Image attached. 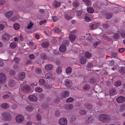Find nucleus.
Instances as JSON below:
<instances>
[{
	"instance_id": "b1692460",
	"label": "nucleus",
	"mask_w": 125,
	"mask_h": 125,
	"mask_svg": "<svg viewBox=\"0 0 125 125\" xmlns=\"http://www.w3.org/2000/svg\"><path fill=\"white\" fill-rule=\"evenodd\" d=\"M1 106L2 108L5 109L8 108L9 105L8 103H4L1 104Z\"/></svg>"
},
{
	"instance_id": "bf43d9fd",
	"label": "nucleus",
	"mask_w": 125,
	"mask_h": 125,
	"mask_svg": "<svg viewBox=\"0 0 125 125\" xmlns=\"http://www.w3.org/2000/svg\"><path fill=\"white\" fill-rule=\"evenodd\" d=\"M32 122L31 121H28L27 122L25 125H32Z\"/></svg>"
},
{
	"instance_id": "5701e85b",
	"label": "nucleus",
	"mask_w": 125,
	"mask_h": 125,
	"mask_svg": "<svg viewBox=\"0 0 125 125\" xmlns=\"http://www.w3.org/2000/svg\"><path fill=\"white\" fill-rule=\"evenodd\" d=\"M53 66L51 64H48L46 65L45 66V69L47 70H50L53 68Z\"/></svg>"
},
{
	"instance_id": "ddd939ff",
	"label": "nucleus",
	"mask_w": 125,
	"mask_h": 125,
	"mask_svg": "<svg viewBox=\"0 0 125 125\" xmlns=\"http://www.w3.org/2000/svg\"><path fill=\"white\" fill-rule=\"evenodd\" d=\"M116 101L118 103H123L125 101V98L123 96H120L116 99Z\"/></svg>"
},
{
	"instance_id": "69168bd1",
	"label": "nucleus",
	"mask_w": 125,
	"mask_h": 125,
	"mask_svg": "<svg viewBox=\"0 0 125 125\" xmlns=\"http://www.w3.org/2000/svg\"><path fill=\"white\" fill-rule=\"evenodd\" d=\"M4 28V26L2 24H0V30H2Z\"/></svg>"
},
{
	"instance_id": "7c9ffc66",
	"label": "nucleus",
	"mask_w": 125,
	"mask_h": 125,
	"mask_svg": "<svg viewBox=\"0 0 125 125\" xmlns=\"http://www.w3.org/2000/svg\"><path fill=\"white\" fill-rule=\"evenodd\" d=\"M80 61L81 63L84 64L86 62V59L84 57H82L80 59Z\"/></svg>"
},
{
	"instance_id": "0e129e2a",
	"label": "nucleus",
	"mask_w": 125,
	"mask_h": 125,
	"mask_svg": "<svg viewBox=\"0 0 125 125\" xmlns=\"http://www.w3.org/2000/svg\"><path fill=\"white\" fill-rule=\"evenodd\" d=\"M12 108L14 109H16L17 108L18 106L16 104H14L12 105Z\"/></svg>"
},
{
	"instance_id": "c9c22d12",
	"label": "nucleus",
	"mask_w": 125,
	"mask_h": 125,
	"mask_svg": "<svg viewBox=\"0 0 125 125\" xmlns=\"http://www.w3.org/2000/svg\"><path fill=\"white\" fill-rule=\"evenodd\" d=\"M79 114L81 115H85L86 113V112L84 110L81 109L79 111Z\"/></svg>"
},
{
	"instance_id": "4d7b16f0",
	"label": "nucleus",
	"mask_w": 125,
	"mask_h": 125,
	"mask_svg": "<svg viewBox=\"0 0 125 125\" xmlns=\"http://www.w3.org/2000/svg\"><path fill=\"white\" fill-rule=\"evenodd\" d=\"M13 68L15 70L18 69L19 68V65L17 64H14L13 66Z\"/></svg>"
},
{
	"instance_id": "09e8293b",
	"label": "nucleus",
	"mask_w": 125,
	"mask_h": 125,
	"mask_svg": "<svg viewBox=\"0 0 125 125\" xmlns=\"http://www.w3.org/2000/svg\"><path fill=\"white\" fill-rule=\"evenodd\" d=\"M74 100L73 99L72 97H70L66 100L67 103H69L73 102Z\"/></svg>"
},
{
	"instance_id": "473e14b6",
	"label": "nucleus",
	"mask_w": 125,
	"mask_h": 125,
	"mask_svg": "<svg viewBox=\"0 0 125 125\" xmlns=\"http://www.w3.org/2000/svg\"><path fill=\"white\" fill-rule=\"evenodd\" d=\"M87 11L89 13H92L94 12V10L91 7L87 8Z\"/></svg>"
},
{
	"instance_id": "79ce46f5",
	"label": "nucleus",
	"mask_w": 125,
	"mask_h": 125,
	"mask_svg": "<svg viewBox=\"0 0 125 125\" xmlns=\"http://www.w3.org/2000/svg\"><path fill=\"white\" fill-rule=\"evenodd\" d=\"M121 81H118L115 82V85L116 86H120L121 85Z\"/></svg>"
},
{
	"instance_id": "4468645a",
	"label": "nucleus",
	"mask_w": 125,
	"mask_h": 125,
	"mask_svg": "<svg viewBox=\"0 0 125 125\" xmlns=\"http://www.w3.org/2000/svg\"><path fill=\"white\" fill-rule=\"evenodd\" d=\"M100 24L99 23H95L91 24L90 26V28L92 30L95 29H96L98 26H99Z\"/></svg>"
},
{
	"instance_id": "e2e57ef3",
	"label": "nucleus",
	"mask_w": 125,
	"mask_h": 125,
	"mask_svg": "<svg viewBox=\"0 0 125 125\" xmlns=\"http://www.w3.org/2000/svg\"><path fill=\"white\" fill-rule=\"evenodd\" d=\"M48 105L47 104H44L43 105V107L45 109L47 108L48 107Z\"/></svg>"
},
{
	"instance_id": "4c0bfd02",
	"label": "nucleus",
	"mask_w": 125,
	"mask_h": 125,
	"mask_svg": "<svg viewBox=\"0 0 125 125\" xmlns=\"http://www.w3.org/2000/svg\"><path fill=\"white\" fill-rule=\"evenodd\" d=\"M72 71V69L70 67H68L66 70V72L67 73H71Z\"/></svg>"
},
{
	"instance_id": "e433bc0d",
	"label": "nucleus",
	"mask_w": 125,
	"mask_h": 125,
	"mask_svg": "<svg viewBox=\"0 0 125 125\" xmlns=\"http://www.w3.org/2000/svg\"><path fill=\"white\" fill-rule=\"evenodd\" d=\"M10 46L12 49L14 48L16 46V44L15 42L11 43Z\"/></svg>"
},
{
	"instance_id": "052dcab7",
	"label": "nucleus",
	"mask_w": 125,
	"mask_h": 125,
	"mask_svg": "<svg viewBox=\"0 0 125 125\" xmlns=\"http://www.w3.org/2000/svg\"><path fill=\"white\" fill-rule=\"evenodd\" d=\"M79 5V4L77 2H74L73 3V6L74 7H77Z\"/></svg>"
},
{
	"instance_id": "a18cd8bd",
	"label": "nucleus",
	"mask_w": 125,
	"mask_h": 125,
	"mask_svg": "<svg viewBox=\"0 0 125 125\" xmlns=\"http://www.w3.org/2000/svg\"><path fill=\"white\" fill-rule=\"evenodd\" d=\"M33 25V23H32L31 22V21L30 24H28L27 28L28 29H29L32 28Z\"/></svg>"
},
{
	"instance_id": "bb28decb",
	"label": "nucleus",
	"mask_w": 125,
	"mask_h": 125,
	"mask_svg": "<svg viewBox=\"0 0 125 125\" xmlns=\"http://www.w3.org/2000/svg\"><path fill=\"white\" fill-rule=\"evenodd\" d=\"M76 38L75 36L74 35L70 34L69 36V39L70 41L72 42L74 41Z\"/></svg>"
},
{
	"instance_id": "39448f33",
	"label": "nucleus",
	"mask_w": 125,
	"mask_h": 125,
	"mask_svg": "<svg viewBox=\"0 0 125 125\" xmlns=\"http://www.w3.org/2000/svg\"><path fill=\"white\" fill-rule=\"evenodd\" d=\"M29 99L31 101L36 102L38 100L37 96L34 94H32L28 96Z\"/></svg>"
},
{
	"instance_id": "393cba45",
	"label": "nucleus",
	"mask_w": 125,
	"mask_h": 125,
	"mask_svg": "<svg viewBox=\"0 0 125 125\" xmlns=\"http://www.w3.org/2000/svg\"><path fill=\"white\" fill-rule=\"evenodd\" d=\"M45 78L47 79H51L52 78V74L51 73H47L45 75Z\"/></svg>"
},
{
	"instance_id": "c756f323",
	"label": "nucleus",
	"mask_w": 125,
	"mask_h": 125,
	"mask_svg": "<svg viewBox=\"0 0 125 125\" xmlns=\"http://www.w3.org/2000/svg\"><path fill=\"white\" fill-rule=\"evenodd\" d=\"M13 26L14 29L16 30H18L20 28V25L17 23H16L14 24Z\"/></svg>"
},
{
	"instance_id": "f3484780",
	"label": "nucleus",
	"mask_w": 125,
	"mask_h": 125,
	"mask_svg": "<svg viewBox=\"0 0 125 125\" xmlns=\"http://www.w3.org/2000/svg\"><path fill=\"white\" fill-rule=\"evenodd\" d=\"M65 84L67 87H70L72 85V83L71 81L67 80L65 81Z\"/></svg>"
},
{
	"instance_id": "338daca9",
	"label": "nucleus",
	"mask_w": 125,
	"mask_h": 125,
	"mask_svg": "<svg viewBox=\"0 0 125 125\" xmlns=\"http://www.w3.org/2000/svg\"><path fill=\"white\" fill-rule=\"evenodd\" d=\"M124 50L125 49L124 48H122L119 49L118 51L119 52L122 53L124 52Z\"/></svg>"
},
{
	"instance_id": "6e6d98bb",
	"label": "nucleus",
	"mask_w": 125,
	"mask_h": 125,
	"mask_svg": "<svg viewBox=\"0 0 125 125\" xmlns=\"http://www.w3.org/2000/svg\"><path fill=\"white\" fill-rule=\"evenodd\" d=\"M65 18L67 20H70L72 19V18L67 15H65Z\"/></svg>"
},
{
	"instance_id": "a211bd4d",
	"label": "nucleus",
	"mask_w": 125,
	"mask_h": 125,
	"mask_svg": "<svg viewBox=\"0 0 125 125\" xmlns=\"http://www.w3.org/2000/svg\"><path fill=\"white\" fill-rule=\"evenodd\" d=\"M85 37H86V38L88 41H91L92 38L90 34L88 33V34H86L85 36L84 35L83 36V38H82V39H84Z\"/></svg>"
},
{
	"instance_id": "72a5a7b5",
	"label": "nucleus",
	"mask_w": 125,
	"mask_h": 125,
	"mask_svg": "<svg viewBox=\"0 0 125 125\" xmlns=\"http://www.w3.org/2000/svg\"><path fill=\"white\" fill-rule=\"evenodd\" d=\"M85 57L88 58H89L92 56V55L91 53L87 52L85 53Z\"/></svg>"
},
{
	"instance_id": "864d4df0",
	"label": "nucleus",
	"mask_w": 125,
	"mask_h": 125,
	"mask_svg": "<svg viewBox=\"0 0 125 125\" xmlns=\"http://www.w3.org/2000/svg\"><path fill=\"white\" fill-rule=\"evenodd\" d=\"M90 88L89 86L87 84L85 85L83 87V89L84 90H88Z\"/></svg>"
},
{
	"instance_id": "9b49d317",
	"label": "nucleus",
	"mask_w": 125,
	"mask_h": 125,
	"mask_svg": "<svg viewBox=\"0 0 125 125\" xmlns=\"http://www.w3.org/2000/svg\"><path fill=\"white\" fill-rule=\"evenodd\" d=\"M16 82L13 79L10 80L8 83V86L10 87H12L15 85Z\"/></svg>"
},
{
	"instance_id": "f704fd0d",
	"label": "nucleus",
	"mask_w": 125,
	"mask_h": 125,
	"mask_svg": "<svg viewBox=\"0 0 125 125\" xmlns=\"http://www.w3.org/2000/svg\"><path fill=\"white\" fill-rule=\"evenodd\" d=\"M11 94V93L10 92H8V94L5 95L3 96V99H7L9 98Z\"/></svg>"
},
{
	"instance_id": "13d9d810",
	"label": "nucleus",
	"mask_w": 125,
	"mask_h": 125,
	"mask_svg": "<svg viewBox=\"0 0 125 125\" xmlns=\"http://www.w3.org/2000/svg\"><path fill=\"white\" fill-rule=\"evenodd\" d=\"M39 97L41 99H43L45 97V96L44 94H41L39 95Z\"/></svg>"
},
{
	"instance_id": "cd10ccee",
	"label": "nucleus",
	"mask_w": 125,
	"mask_h": 125,
	"mask_svg": "<svg viewBox=\"0 0 125 125\" xmlns=\"http://www.w3.org/2000/svg\"><path fill=\"white\" fill-rule=\"evenodd\" d=\"M125 110V103L121 105L119 109L120 112H123Z\"/></svg>"
},
{
	"instance_id": "f03ea898",
	"label": "nucleus",
	"mask_w": 125,
	"mask_h": 125,
	"mask_svg": "<svg viewBox=\"0 0 125 125\" xmlns=\"http://www.w3.org/2000/svg\"><path fill=\"white\" fill-rule=\"evenodd\" d=\"M99 119L101 122L105 123L109 121L110 120V118L106 115L102 114L99 116Z\"/></svg>"
},
{
	"instance_id": "f8f14e48",
	"label": "nucleus",
	"mask_w": 125,
	"mask_h": 125,
	"mask_svg": "<svg viewBox=\"0 0 125 125\" xmlns=\"http://www.w3.org/2000/svg\"><path fill=\"white\" fill-rule=\"evenodd\" d=\"M2 39L4 41H8L10 39V36L7 33H5L2 35Z\"/></svg>"
},
{
	"instance_id": "680f3d73",
	"label": "nucleus",
	"mask_w": 125,
	"mask_h": 125,
	"mask_svg": "<svg viewBox=\"0 0 125 125\" xmlns=\"http://www.w3.org/2000/svg\"><path fill=\"white\" fill-rule=\"evenodd\" d=\"M113 37L115 39H118L119 37V35L117 34H115L114 35Z\"/></svg>"
},
{
	"instance_id": "a19ab883",
	"label": "nucleus",
	"mask_w": 125,
	"mask_h": 125,
	"mask_svg": "<svg viewBox=\"0 0 125 125\" xmlns=\"http://www.w3.org/2000/svg\"><path fill=\"white\" fill-rule=\"evenodd\" d=\"M9 73L10 75L14 76L15 75V72L14 71L11 70L10 71Z\"/></svg>"
},
{
	"instance_id": "2eb2a0df",
	"label": "nucleus",
	"mask_w": 125,
	"mask_h": 125,
	"mask_svg": "<svg viewBox=\"0 0 125 125\" xmlns=\"http://www.w3.org/2000/svg\"><path fill=\"white\" fill-rule=\"evenodd\" d=\"M52 29L49 27H47L44 32L47 35H50L52 33Z\"/></svg>"
},
{
	"instance_id": "58836bf2",
	"label": "nucleus",
	"mask_w": 125,
	"mask_h": 125,
	"mask_svg": "<svg viewBox=\"0 0 125 125\" xmlns=\"http://www.w3.org/2000/svg\"><path fill=\"white\" fill-rule=\"evenodd\" d=\"M36 73L38 74H40L41 73L42 71L40 68H37L35 70Z\"/></svg>"
},
{
	"instance_id": "9d476101",
	"label": "nucleus",
	"mask_w": 125,
	"mask_h": 125,
	"mask_svg": "<svg viewBox=\"0 0 125 125\" xmlns=\"http://www.w3.org/2000/svg\"><path fill=\"white\" fill-rule=\"evenodd\" d=\"M85 121L87 123H90V124L91 125L94 122V120L92 116L86 118Z\"/></svg>"
},
{
	"instance_id": "8fccbe9b",
	"label": "nucleus",
	"mask_w": 125,
	"mask_h": 125,
	"mask_svg": "<svg viewBox=\"0 0 125 125\" xmlns=\"http://www.w3.org/2000/svg\"><path fill=\"white\" fill-rule=\"evenodd\" d=\"M17 18L15 16L11 18L10 19V20L14 22L17 20Z\"/></svg>"
},
{
	"instance_id": "20e7f679",
	"label": "nucleus",
	"mask_w": 125,
	"mask_h": 125,
	"mask_svg": "<svg viewBox=\"0 0 125 125\" xmlns=\"http://www.w3.org/2000/svg\"><path fill=\"white\" fill-rule=\"evenodd\" d=\"M21 90L24 92H28L31 91V88L29 86L25 85L21 87Z\"/></svg>"
},
{
	"instance_id": "dca6fc26",
	"label": "nucleus",
	"mask_w": 125,
	"mask_h": 125,
	"mask_svg": "<svg viewBox=\"0 0 125 125\" xmlns=\"http://www.w3.org/2000/svg\"><path fill=\"white\" fill-rule=\"evenodd\" d=\"M49 45V43L48 42L45 41L42 42L41 45L42 47L44 48L48 47Z\"/></svg>"
},
{
	"instance_id": "3c124183",
	"label": "nucleus",
	"mask_w": 125,
	"mask_h": 125,
	"mask_svg": "<svg viewBox=\"0 0 125 125\" xmlns=\"http://www.w3.org/2000/svg\"><path fill=\"white\" fill-rule=\"evenodd\" d=\"M41 57L42 58H43L44 59H46V56L45 54L44 53H42L41 54Z\"/></svg>"
},
{
	"instance_id": "0eeeda50",
	"label": "nucleus",
	"mask_w": 125,
	"mask_h": 125,
	"mask_svg": "<svg viewBox=\"0 0 125 125\" xmlns=\"http://www.w3.org/2000/svg\"><path fill=\"white\" fill-rule=\"evenodd\" d=\"M25 74L24 72H20L18 75V80L22 81L25 78Z\"/></svg>"
},
{
	"instance_id": "f257e3e1",
	"label": "nucleus",
	"mask_w": 125,
	"mask_h": 125,
	"mask_svg": "<svg viewBox=\"0 0 125 125\" xmlns=\"http://www.w3.org/2000/svg\"><path fill=\"white\" fill-rule=\"evenodd\" d=\"M1 119L4 121H10L12 119V117L8 112H4L1 114Z\"/></svg>"
},
{
	"instance_id": "7ed1b4c3",
	"label": "nucleus",
	"mask_w": 125,
	"mask_h": 125,
	"mask_svg": "<svg viewBox=\"0 0 125 125\" xmlns=\"http://www.w3.org/2000/svg\"><path fill=\"white\" fill-rule=\"evenodd\" d=\"M15 119L17 122L19 123H21L23 121L24 118L22 115H19L16 116Z\"/></svg>"
},
{
	"instance_id": "2f4dec72",
	"label": "nucleus",
	"mask_w": 125,
	"mask_h": 125,
	"mask_svg": "<svg viewBox=\"0 0 125 125\" xmlns=\"http://www.w3.org/2000/svg\"><path fill=\"white\" fill-rule=\"evenodd\" d=\"M36 119L37 121H40L42 120V116L39 114H38L36 115Z\"/></svg>"
},
{
	"instance_id": "ea45409f",
	"label": "nucleus",
	"mask_w": 125,
	"mask_h": 125,
	"mask_svg": "<svg viewBox=\"0 0 125 125\" xmlns=\"http://www.w3.org/2000/svg\"><path fill=\"white\" fill-rule=\"evenodd\" d=\"M83 1L87 6H88L91 4V2L90 0H83Z\"/></svg>"
},
{
	"instance_id": "a878e982",
	"label": "nucleus",
	"mask_w": 125,
	"mask_h": 125,
	"mask_svg": "<svg viewBox=\"0 0 125 125\" xmlns=\"http://www.w3.org/2000/svg\"><path fill=\"white\" fill-rule=\"evenodd\" d=\"M65 108L68 110H71L73 109V105L71 104H67L65 105Z\"/></svg>"
},
{
	"instance_id": "1a4fd4ad",
	"label": "nucleus",
	"mask_w": 125,
	"mask_h": 125,
	"mask_svg": "<svg viewBox=\"0 0 125 125\" xmlns=\"http://www.w3.org/2000/svg\"><path fill=\"white\" fill-rule=\"evenodd\" d=\"M69 92L67 91H64L62 93L61 97L62 98H65L68 97L69 95Z\"/></svg>"
},
{
	"instance_id": "c03bdc74",
	"label": "nucleus",
	"mask_w": 125,
	"mask_h": 125,
	"mask_svg": "<svg viewBox=\"0 0 125 125\" xmlns=\"http://www.w3.org/2000/svg\"><path fill=\"white\" fill-rule=\"evenodd\" d=\"M57 72L58 73H60L62 72L61 68L60 67H58L56 70Z\"/></svg>"
},
{
	"instance_id": "de8ad7c7",
	"label": "nucleus",
	"mask_w": 125,
	"mask_h": 125,
	"mask_svg": "<svg viewBox=\"0 0 125 125\" xmlns=\"http://www.w3.org/2000/svg\"><path fill=\"white\" fill-rule=\"evenodd\" d=\"M20 60V59L19 58H18L17 57H15L14 58V61H15L16 63H18Z\"/></svg>"
},
{
	"instance_id": "4be33fe9",
	"label": "nucleus",
	"mask_w": 125,
	"mask_h": 125,
	"mask_svg": "<svg viewBox=\"0 0 125 125\" xmlns=\"http://www.w3.org/2000/svg\"><path fill=\"white\" fill-rule=\"evenodd\" d=\"M66 50V47L65 45L63 44L61 45L59 48V50L62 52H65Z\"/></svg>"
},
{
	"instance_id": "603ef678",
	"label": "nucleus",
	"mask_w": 125,
	"mask_h": 125,
	"mask_svg": "<svg viewBox=\"0 0 125 125\" xmlns=\"http://www.w3.org/2000/svg\"><path fill=\"white\" fill-rule=\"evenodd\" d=\"M69 43V42L68 40H65L63 41L62 44L65 45H68Z\"/></svg>"
},
{
	"instance_id": "774afa93",
	"label": "nucleus",
	"mask_w": 125,
	"mask_h": 125,
	"mask_svg": "<svg viewBox=\"0 0 125 125\" xmlns=\"http://www.w3.org/2000/svg\"><path fill=\"white\" fill-rule=\"evenodd\" d=\"M46 22V21L45 20H44L43 21H42L39 22V24L41 25L45 23Z\"/></svg>"
},
{
	"instance_id": "37998d69",
	"label": "nucleus",
	"mask_w": 125,
	"mask_h": 125,
	"mask_svg": "<svg viewBox=\"0 0 125 125\" xmlns=\"http://www.w3.org/2000/svg\"><path fill=\"white\" fill-rule=\"evenodd\" d=\"M110 95H114L115 93V90L114 89H111L110 91Z\"/></svg>"
},
{
	"instance_id": "aec40b11",
	"label": "nucleus",
	"mask_w": 125,
	"mask_h": 125,
	"mask_svg": "<svg viewBox=\"0 0 125 125\" xmlns=\"http://www.w3.org/2000/svg\"><path fill=\"white\" fill-rule=\"evenodd\" d=\"M13 12L12 11H10L4 13L6 17L7 18H10L12 15Z\"/></svg>"
},
{
	"instance_id": "6e6552de",
	"label": "nucleus",
	"mask_w": 125,
	"mask_h": 125,
	"mask_svg": "<svg viewBox=\"0 0 125 125\" xmlns=\"http://www.w3.org/2000/svg\"><path fill=\"white\" fill-rule=\"evenodd\" d=\"M6 80V76L3 73H0V83L4 82Z\"/></svg>"
},
{
	"instance_id": "6ab92c4d",
	"label": "nucleus",
	"mask_w": 125,
	"mask_h": 125,
	"mask_svg": "<svg viewBox=\"0 0 125 125\" xmlns=\"http://www.w3.org/2000/svg\"><path fill=\"white\" fill-rule=\"evenodd\" d=\"M25 109L27 111L31 112L34 109V107L32 106L29 105H27L25 107Z\"/></svg>"
},
{
	"instance_id": "412c9836",
	"label": "nucleus",
	"mask_w": 125,
	"mask_h": 125,
	"mask_svg": "<svg viewBox=\"0 0 125 125\" xmlns=\"http://www.w3.org/2000/svg\"><path fill=\"white\" fill-rule=\"evenodd\" d=\"M46 81L44 79H41L39 80V83L40 85L43 86L45 84Z\"/></svg>"
},
{
	"instance_id": "c85d7f7f",
	"label": "nucleus",
	"mask_w": 125,
	"mask_h": 125,
	"mask_svg": "<svg viewBox=\"0 0 125 125\" xmlns=\"http://www.w3.org/2000/svg\"><path fill=\"white\" fill-rule=\"evenodd\" d=\"M35 90L36 92H41L43 91L42 89L39 87H36Z\"/></svg>"
},
{
	"instance_id": "423d86ee",
	"label": "nucleus",
	"mask_w": 125,
	"mask_h": 125,
	"mask_svg": "<svg viewBox=\"0 0 125 125\" xmlns=\"http://www.w3.org/2000/svg\"><path fill=\"white\" fill-rule=\"evenodd\" d=\"M59 123L61 125H66L67 124V119L64 118H60L59 120Z\"/></svg>"
},
{
	"instance_id": "5fc2aeb1",
	"label": "nucleus",
	"mask_w": 125,
	"mask_h": 125,
	"mask_svg": "<svg viewBox=\"0 0 125 125\" xmlns=\"http://www.w3.org/2000/svg\"><path fill=\"white\" fill-rule=\"evenodd\" d=\"M121 35L123 38H125V31H119Z\"/></svg>"
},
{
	"instance_id": "49530a36",
	"label": "nucleus",
	"mask_w": 125,
	"mask_h": 125,
	"mask_svg": "<svg viewBox=\"0 0 125 125\" xmlns=\"http://www.w3.org/2000/svg\"><path fill=\"white\" fill-rule=\"evenodd\" d=\"M112 14L111 13H108L106 15V18L108 19L111 18L112 17Z\"/></svg>"
}]
</instances>
